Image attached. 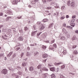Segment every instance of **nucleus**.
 Returning a JSON list of instances; mask_svg holds the SVG:
<instances>
[{
  "label": "nucleus",
  "mask_w": 78,
  "mask_h": 78,
  "mask_svg": "<svg viewBox=\"0 0 78 78\" xmlns=\"http://www.w3.org/2000/svg\"><path fill=\"white\" fill-rule=\"evenodd\" d=\"M29 70L30 71L32 72V71H33L34 70V67L33 66H30L29 67Z\"/></svg>",
  "instance_id": "obj_13"
},
{
  "label": "nucleus",
  "mask_w": 78,
  "mask_h": 78,
  "mask_svg": "<svg viewBox=\"0 0 78 78\" xmlns=\"http://www.w3.org/2000/svg\"><path fill=\"white\" fill-rule=\"evenodd\" d=\"M46 61H47V59H45L43 60V62H45Z\"/></svg>",
  "instance_id": "obj_49"
},
{
  "label": "nucleus",
  "mask_w": 78,
  "mask_h": 78,
  "mask_svg": "<svg viewBox=\"0 0 78 78\" xmlns=\"http://www.w3.org/2000/svg\"><path fill=\"white\" fill-rule=\"evenodd\" d=\"M63 53L64 55H66V54H67V51H66V50H64L63 51Z\"/></svg>",
  "instance_id": "obj_23"
},
{
  "label": "nucleus",
  "mask_w": 78,
  "mask_h": 78,
  "mask_svg": "<svg viewBox=\"0 0 78 78\" xmlns=\"http://www.w3.org/2000/svg\"><path fill=\"white\" fill-rule=\"evenodd\" d=\"M10 18H11V17L10 16H8L7 18V19H10Z\"/></svg>",
  "instance_id": "obj_60"
},
{
  "label": "nucleus",
  "mask_w": 78,
  "mask_h": 78,
  "mask_svg": "<svg viewBox=\"0 0 78 78\" xmlns=\"http://www.w3.org/2000/svg\"><path fill=\"white\" fill-rule=\"evenodd\" d=\"M42 48L43 50H45V49L47 48V46H44V45H42Z\"/></svg>",
  "instance_id": "obj_21"
},
{
  "label": "nucleus",
  "mask_w": 78,
  "mask_h": 78,
  "mask_svg": "<svg viewBox=\"0 0 78 78\" xmlns=\"http://www.w3.org/2000/svg\"><path fill=\"white\" fill-rule=\"evenodd\" d=\"M34 1L35 2H38V0H34Z\"/></svg>",
  "instance_id": "obj_62"
},
{
  "label": "nucleus",
  "mask_w": 78,
  "mask_h": 78,
  "mask_svg": "<svg viewBox=\"0 0 78 78\" xmlns=\"http://www.w3.org/2000/svg\"><path fill=\"white\" fill-rule=\"evenodd\" d=\"M7 37H8V36H6V35H5V37H3V39H5V40H6L8 39V38Z\"/></svg>",
  "instance_id": "obj_20"
},
{
  "label": "nucleus",
  "mask_w": 78,
  "mask_h": 78,
  "mask_svg": "<svg viewBox=\"0 0 78 78\" xmlns=\"http://www.w3.org/2000/svg\"><path fill=\"white\" fill-rule=\"evenodd\" d=\"M37 31H33L31 33V36H34V35L36 34V33H37Z\"/></svg>",
  "instance_id": "obj_8"
},
{
  "label": "nucleus",
  "mask_w": 78,
  "mask_h": 78,
  "mask_svg": "<svg viewBox=\"0 0 78 78\" xmlns=\"http://www.w3.org/2000/svg\"><path fill=\"white\" fill-rule=\"evenodd\" d=\"M40 71H41V72L44 71H48V69H47V68H46L43 67L41 69Z\"/></svg>",
  "instance_id": "obj_6"
},
{
  "label": "nucleus",
  "mask_w": 78,
  "mask_h": 78,
  "mask_svg": "<svg viewBox=\"0 0 78 78\" xmlns=\"http://www.w3.org/2000/svg\"><path fill=\"white\" fill-rule=\"evenodd\" d=\"M7 13H8V14H10V13H11V11H10L7 10Z\"/></svg>",
  "instance_id": "obj_40"
},
{
  "label": "nucleus",
  "mask_w": 78,
  "mask_h": 78,
  "mask_svg": "<svg viewBox=\"0 0 78 78\" xmlns=\"http://www.w3.org/2000/svg\"><path fill=\"white\" fill-rule=\"evenodd\" d=\"M74 20H72L71 21L70 25L72 27H75V23H74Z\"/></svg>",
  "instance_id": "obj_4"
},
{
  "label": "nucleus",
  "mask_w": 78,
  "mask_h": 78,
  "mask_svg": "<svg viewBox=\"0 0 78 78\" xmlns=\"http://www.w3.org/2000/svg\"><path fill=\"white\" fill-rule=\"evenodd\" d=\"M17 73L18 75H22V73L20 71L18 72Z\"/></svg>",
  "instance_id": "obj_34"
},
{
  "label": "nucleus",
  "mask_w": 78,
  "mask_h": 78,
  "mask_svg": "<svg viewBox=\"0 0 78 78\" xmlns=\"http://www.w3.org/2000/svg\"><path fill=\"white\" fill-rule=\"evenodd\" d=\"M27 30H28V28H27V27H25V31H27Z\"/></svg>",
  "instance_id": "obj_41"
},
{
  "label": "nucleus",
  "mask_w": 78,
  "mask_h": 78,
  "mask_svg": "<svg viewBox=\"0 0 78 78\" xmlns=\"http://www.w3.org/2000/svg\"><path fill=\"white\" fill-rule=\"evenodd\" d=\"M31 3L32 4H33V5L34 4H35V3H36V2H35V1H32L31 2Z\"/></svg>",
  "instance_id": "obj_36"
},
{
  "label": "nucleus",
  "mask_w": 78,
  "mask_h": 78,
  "mask_svg": "<svg viewBox=\"0 0 78 78\" xmlns=\"http://www.w3.org/2000/svg\"><path fill=\"white\" fill-rule=\"evenodd\" d=\"M33 27H34V30H36L37 28H36V26H35V25Z\"/></svg>",
  "instance_id": "obj_32"
},
{
  "label": "nucleus",
  "mask_w": 78,
  "mask_h": 78,
  "mask_svg": "<svg viewBox=\"0 0 78 78\" xmlns=\"http://www.w3.org/2000/svg\"><path fill=\"white\" fill-rule=\"evenodd\" d=\"M60 78H65V77L63 75H60Z\"/></svg>",
  "instance_id": "obj_31"
},
{
  "label": "nucleus",
  "mask_w": 78,
  "mask_h": 78,
  "mask_svg": "<svg viewBox=\"0 0 78 78\" xmlns=\"http://www.w3.org/2000/svg\"><path fill=\"white\" fill-rule=\"evenodd\" d=\"M73 53L75 55H76V54H78V51H77L75 50L74 51Z\"/></svg>",
  "instance_id": "obj_26"
},
{
  "label": "nucleus",
  "mask_w": 78,
  "mask_h": 78,
  "mask_svg": "<svg viewBox=\"0 0 78 78\" xmlns=\"http://www.w3.org/2000/svg\"><path fill=\"white\" fill-rule=\"evenodd\" d=\"M4 56V54H0V57H2Z\"/></svg>",
  "instance_id": "obj_39"
},
{
  "label": "nucleus",
  "mask_w": 78,
  "mask_h": 78,
  "mask_svg": "<svg viewBox=\"0 0 78 78\" xmlns=\"http://www.w3.org/2000/svg\"><path fill=\"white\" fill-rule=\"evenodd\" d=\"M65 8V6H62V8H61V9H64V8Z\"/></svg>",
  "instance_id": "obj_48"
},
{
  "label": "nucleus",
  "mask_w": 78,
  "mask_h": 78,
  "mask_svg": "<svg viewBox=\"0 0 78 78\" xmlns=\"http://www.w3.org/2000/svg\"><path fill=\"white\" fill-rule=\"evenodd\" d=\"M16 56V55L14 54L13 55V57H15Z\"/></svg>",
  "instance_id": "obj_63"
},
{
  "label": "nucleus",
  "mask_w": 78,
  "mask_h": 78,
  "mask_svg": "<svg viewBox=\"0 0 78 78\" xmlns=\"http://www.w3.org/2000/svg\"><path fill=\"white\" fill-rule=\"evenodd\" d=\"M62 31L63 32V33H67V31H66V30L64 28H63L62 30Z\"/></svg>",
  "instance_id": "obj_25"
},
{
  "label": "nucleus",
  "mask_w": 78,
  "mask_h": 78,
  "mask_svg": "<svg viewBox=\"0 0 78 78\" xmlns=\"http://www.w3.org/2000/svg\"><path fill=\"white\" fill-rule=\"evenodd\" d=\"M67 28H70V29H72L73 28V27L69 26H67Z\"/></svg>",
  "instance_id": "obj_37"
},
{
  "label": "nucleus",
  "mask_w": 78,
  "mask_h": 78,
  "mask_svg": "<svg viewBox=\"0 0 78 78\" xmlns=\"http://www.w3.org/2000/svg\"><path fill=\"white\" fill-rule=\"evenodd\" d=\"M48 21V19H44L42 21L44 22H46Z\"/></svg>",
  "instance_id": "obj_22"
},
{
  "label": "nucleus",
  "mask_w": 78,
  "mask_h": 78,
  "mask_svg": "<svg viewBox=\"0 0 78 78\" xmlns=\"http://www.w3.org/2000/svg\"><path fill=\"white\" fill-rule=\"evenodd\" d=\"M69 15H66V19H68V18H69Z\"/></svg>",
  "instance_id": "obj_51"
},
{
  "label": "nucleus",
  "mask_w": 78,
  "mask_h": 78,
  "mask_svg": "<svg viewBox=\"0 0 78 78\" xmlns=\"http://www.w3.org/2000/svg\"><path fill=\"white\" fill-rule=\"evenodd\" d=\"M37 68L38 69H42V67H43V66L42 65H38L37 67Z\"/></svg>",
  "instance_id": "obj_12"
},
{
  "label": "nucleus",
  "mask_w": 78,
  "mask_h": 78,
  "mask_svg": "<svg viewBox=\"0 0 78 78\" xmlns=\"http://www.w3.org/2000/svg\"><path fill=\"white\" fill-rule=\"evenodd\" d=\"M47 34L46 33H44V34H43L41 36L42 37H45L47 36Z\"/></svg>",
  "instance_id": "obj_10"
},
{
  "label": "nucleus",
  "mask_w": 78,
  "mask_h": 78,
  "mask_svg": "<svg viewBox=\"0 0 78 78\" xmlns=\"http://www.w3.org/2000/svg\"><path fill=\"white\" fill-rule=\"evenodd\" d=\"M53 23H52L51 24L50 26H51V27H53Z\"/></svg>",
  "instance_id": "obj_55"
},
{
  "label": "nucleus",
  "mask_w": 78,
  "mask_h": 78,
  "mask_svg": "<svg viewBox=\"0 0 78 78\" xmlns=\"http://www.w3.org/2000/svg\"><path fill=\"white\" fill-rule=\"evenodd\" d=\"M76 45H74L73 46V48H76Z\"/></svg>",
  "instance_id": "obj_43"
},
{
  "label": "nucleus",
  "mask_w": 78,
  "mask_h": 78,
  "mask_svg": "<svg viewBox=\"0 0 78 78\" xmlns=\"http://www.w3.org/2000/svg\"><path fill=\"white\" fill-rule=\"evenodd\" d=\"M30 55V53H29V52H27V54H26V56H29Z\"/></svg>",
  "instance_id": "obj_33"
},
{
  "label": "nucleus",
  "mask_w": 78,
  "mask_h": 78,
  "mask_svg": "<svg viewBox=\"0 0 78 78\" xmlns=\"http://www.w3.org/2000/svg\"><path fill=\"white\" fill-rule=\"evenodd\" d=\"M12 54V52H10L9 54L7 55V57H10Z\"/></svg>",
  "instance_id": "obj_18"
},
{
  "label": "nucleus",
  "mask_w": 78,
  "mask_h": 78,
  "mask_svg": "<svg viewBox=\"0 0 78 78\" xmlns=\"http://www.w3.org/2000/svg\"><path fill=\"white\" fill-rule=\"evenodd\" d=\"M42 1L44 3H45L47 2V0H42Z\"/></svg>",
  "instance_id": "obj_47"
},
{
  "label": "nucleus",
  "mask_w": 78,
  "mask_h": 78,
  "mask_svg": "<svg viewBox=\"0 0 78 78\" xmlns=\"http://www.w3.org/2000/svg\"><path fill=\"white\" fill-rule=\"evenodd\" d=\"M19 77V76H18V75H16V78H18Z\"/></svg>",
  "instance_id": "obj_53"
},
{
  "label": "nucleus",
  "mask_w": 78,
  "mask_h": 78,
  "mask_svg": "<svg viewBox=\"0 0 78 78\" xmlns=\"http://www.w3.org/2000/svg\"><path fill=\"white\" fill-rule=\"evenodd\" d=\"M64 19H65V16H62L60 18L61 20H63Z\"/></svg>",
  "instance_id": "obj_24"
},
{
  "label": "nucleus",
  "mask_w": 78,
  "mask_h": 78,
  "mask_svg": "<svg viewBox=\"0 0 78 78\" xmlns=\"http://www.w3.org/2000/svg\"><path fill=\"white\" fill-rule=\"evenodd\" d=\"M41 33H37V36H39V35H40L41 34Z\"/></svg>",
  "instance_id": "obj_42"
},
{
  "label": "nucleus",
  "mask_w": 78,
  "mask_h": 78,
  "mask_svg": "<svg viewBox=\"0 0 78 78\" xmlns=\"http://www.w3.org/2000/svg\"><path fill=\"white\" fill-rule=\"evenodd\" d=\"M51 7H47V9H51Z\"/></svg>",
  "instance_id": "obj_50"
},
{
  "label": "nucleus",
  "mask_w": 78,
  "mask_h": 78,
  "mask_svg": "<svg viewBox=\"0 0 78 78\" xmlns=\"http://www.w3.org/2000/svg\"><path fill=\"white\" fill-rule=\"evenodd\" d=\"M48 75V74L47 73H44L43 74L41 75V78H45Z\"/></svg>",
  "instance_id": "obj_5"
},
{
  "label": "nucleus",
  "mask_w": 78,
  "mask_h": 78,
  "mask_svg": "<svg viewBox=\"0 0 78 78\" xmlns=\"http://www.w3.org/2000/svg\"><path fill=\"white\" fill-rule=\"evenodd\" d=\"M2 15H3V14L2 13H0V16H2Z\"/></svg>",
  "instance_id": "obj_52"
},
{
  "label": "nucleus",
  "mask_w": 78,
  "mask_h": 78,
  "mask_svg": "<svg viewBox=\"0 0 78 78\" xmlns=\"http://www.w3.org/2000/svg\"><path fill=\"white\" fill-rule=\"evenodd\" d=\"M76 33H77V34H78V30H76V31H75Z\"/></svg>",
  "instance_id": "obj_58"
},
{
  "label": "nucleus",
  "mask_w": 78,
  "mask_h": 78,
  "mask_svg": "<svg viewBox=\"0 0 78 78\" xmlns=\"http://www.w3.org/2000/svg\"><path fill=\"white\" fill-rule=\"evenodd\" d=\"M57 48V45L56 44H54L53 45V46L50 45L49 47V48L51 50H55L56 48Z\"/></svg>",
  "instance_id": "obj_1"
},
{
  "label": "nucleus",
  "mask_w": 78,
  "mask_h": 78,
  "mask_svg": "<svg viewBox=\"0 0 78 78\" xmlns=\"http://www.w3.org/2000/svg\"><path fill=\"white\" fill-rule=\"evenodd\" d=\"M58 7H59V6H55V8H58Z\"/></svg>",
  "instance_id": "obj_57"
},
{
  "label": "nucleus",
  "mask_w": 78,
  "mask_h": 78,
  "mask_svg": "<svg viewBox=\"0 0 78 78\" xmlns=\"http://www.w3.org/2000/svg\"><path fill=\"white\" fill-rule=\"evenodd\" d=\"M51 77V78H55V75L53 74H52Z\"/></svg>",
  "instance_id": "obj_27"
},
{
  "label": "nucleus",
  "mask_w": 78,
  "mask_h": 78,
  "mask_svg": "<svg viewBox=\"0 0 78 78\" xmlns=\"http://www.w3.org/2000/svg\"><path fill=\"white\" fill-rule=\"evenodd\" d=\"M30 46H34V44H30Z\"/></svg>",
  "instance_id": "obj_61"
},
{
  "label": "nucleus",
  "mask_w": 78,
  "mask_h": 78,
  "mask_svg": "<svg viewBox=\"0 0 78 78\" xmlns=\"http://www.w3.org/2000/svg\"><path fill=\"white\" fill-rule=\"evenodd\" d=\"M66 38H65V37H61V39L62 40H65V39Z\"/></svg>",
  "instance_id": "obj_29"
},
{
  "label": "nucleus",
  "mask_w": 78,
  "mask_h": 78,
  "mask_svg": "<svg viewBox=\"0 0 78 78\" xmlns=\"http://www.w3.org/2000/svg\"><path fill=\"white\" fill-rule=\"evenodd\" d=\"M62 64V62H60L58 63H55V65H60V64Z\"/></svg>",
  "instance_id": "obj_16"
},
{
  "label": "nucleus",
  "mask_w": 78,
  "mask_h": 78,
  "mask_svg": "<svg viewBox=\"0 0 78 78\" xmlns=\"http://www.w3.org/2000/svg\"><path fill=\"white\" fill-rule=\"evenodd\" d=\"M63 27H66V23H64L63 24Z\"/></svg>",
  "instance_id": "obj_38"
},
{
  "label": "nucleus",
  "mask_w": 78,
  "mask_h": 78,
  "mask_svg": "<svg viewBox=\"0 0 78 78\" xmlns=\"http://www.w3.org/2000/svg\"><path fill=\"white\" fill-rule=\"evenodd\" d=\"M1 73L6 75L8 73V70L6 69H4L2 71Z\"/></svg>",
  "instance_id": "obj_3"
},
{
  "label": "nucleus",
  "mask_w": 78,
  "mask_h": 78,
  "mask_svg": "<svg viewBox=\"0 0 78 78\" xmlns=\"http://www.w3.org/2000/svg\"><path fill=\"white\" fill-rule=\"evenodd\" d=\"M48 66H49V67H51V66H52V65H50V64H48Z\"/></svg>",
  "instance_id": "obj_54"
},
{
  "label": "nucleus",
  "mask_w": 78,
  "mask_h": 78,
  "mask_svg": "<svg viewBox=\"0 0 78 78\" xmlns=\"http://www.w3.org/2000/svg\"><path fill=\"white\" fill-rule=\"evenodd\" d=\"M2 27H3V25H1L0 26V29L1 28H2Z\"/></svg>",
  "instance_id": "obj_56"
},
{
  "label": "nucleus",
  "mask_w": 78,
  "mask_h": 78,
  "mask_svg": "<svg viewBox=\"0 0 78 78\" xmlns=\"http://www.w3.org/2000/svg\"><path fill=\"white\" fill-rule=\"evenodd\" d=\"M38 28L40 31H42L44 29L45 27H44V25L41 24L39 27Z\"/></svg>",
  "instance_id": "obj_2"
},
{
  "label": "nucleus",
  "mask_w": 78,
  "mask_h": 78,
  "mask_svg": "<svg viewBox=\"0 0 78 78\" xmlns=\"http://www.w3.org/2000/svg\"><path fill=\"white\" fill-rule=\"evenodd\" d=\"M4 59H5V60H6V59H7V58H6V57H5L4 58Z\"/></svg>",
  "instance_id": "obj_59"
},
{
  "label": "nucleus",
  "mask_w": 78,
  "mask_h": 78,
  "mask_svg": "<svg viewBox=\"0 0 78 78\" xmlns=\"http://www.w3.org/2000/svg\"><path fill=\"white\" fill-rule=\"evenodd\" d=\"M50 70L51 71H52V72L55 71V67H51L50 68Z\"/></svg>",
  "instance_id": "obj_14"
},
{
  "label": "nucleus",
  "mask_w": 78,
  "mask_h": 78,
  "mask_svg": "<svg viewBox=\"0 0 78 78\" xmlns=\"http://www.w3.org/2000/svg\"><path fill=\"white\" fill-rule=\"evenodd\" d=\"M27 65H28V64H27V62H23L22 64V66H23V67H25V66H27Z\"/></svg>",
  "instance_id": "obj_9"
},
{
  "label": "nucleus",
  "mask_w": 78,
  "mask_h": 78,
  "mask_svg": "<svg viewBox=\"0 0 78 78\" xmlns=\"http://www.w3.org/2000/svg\"><path fill=\"white\" fill-rule=\"evenodd\" d=\"M64 68H65V65H64L61 66L62 69H64Z\"/></svg>",
  "instance_id": "obj_30"
},
{
  "label": "nucleus",
  "mask_w": 78,
  "mask_h": 78,
  "mask_svg": "<svg viewBox=\"0 0 78 78\" xmlns=\"http://www.w3.org/2000/svg\"><path fill=\"white\" fill-rule=\"evenodd\" d=\"M75 17H76V16H72L73 18H75Z\"/></svg>",
  "instance_id": "obj_64"
},
{
  "label": "nucleus",
  "mask_w": 78,
  "mask_h": 78,
  "mask_svg": "<svg viewBox=\"0 0 78 78\" xmlns=\"http://www.w3.org/2000/svg\"><path fill=\"white\" fill-rule=\"evenodd\" d=\"M42 56L44 58H47L48 57V55L46 54H43Z\"/></svg>",
  "instance_id": "obj_11"
},
{
  "label": "nucleus",
  "mask_w": 78,
  "mask_h": 78,
  "mask_svg": "<svg viewBox=\"0 0 78 78\" xmlns=\"http://www.w3.org/2000/svg\"><path fill=\"white\" fill-rule=\"evenodd\" d=\"M12 3L13 5H17L18 2L16 0H14L12 2Z\"/></svg>",
  "instance_id": "obj_7"
},
{
  "label": "nucleus",
  "mask_w": 78,
  "mask_h": 78,
  "mask_svg": "<svg viewBox=\"0 0 78 78\" xmlns=\"http://www.w3.org/2000/svg\"><path fill=\"white\" fill-rule=\"evenodd\" d=\"M75 39H76V36H74L72 38V41H74V40H75Z\"/></svg>",
  "instance_id": "obj_19"
},
{
  "label": "nucleus",
  "mask_w": 78,
  "mask_h": 78,
  "mask_svg": "<svg viewBox=\"0 0 78 78\" xmlns=\"http://www.w3.org/2000/svg\"><path fill=\"white\" fill-rule=\"evenodd\" d=\"M71 6L72 7H74V6H75V3L73 2H72L71 3Z\"/></svg>",
  "instance_id": "obj_15"
},
{
  "label": "nucleus",
  "mask_w": 78,
  "mask_h": 78,
  "mask_svg": "<svg viewBox=\"0 0 78 78\" xmlns=\"http://www.w3.org/2000/svg\"><path fill=\"white\" fill-rule=\"evenodd\" d=\"M67 5L68 6H70V1H69L67 2Z\"/></svg>",
  "instance_id": "obj_28"
},
{
  "label": "nucleus",
  "mask_w": 78,
  "mask_h": 78,
  "mask_svg": "<svg viewBox=\"0 0 78 78\" xmlns=\"http://www.w3.org/2000/svg\"><path fill=\"white\" fill-rule=\"evenodd\" d=\"M19 41H23V38L22 37H20L19 38Z\"/></svg>",
  "instance_id": "obj_17"
},
{
  "label": "nucleus",
  "mask_w": 78,
  "mask_h": 78,
  "mask_svg": "<svg viewBox=\"0 0 78 78\" xmlns=\"http://www.w3.org/2000/svg\"><path fill=\"white\" fill-rule=\"evenodd\" d=\"M23 56V52L21 53V58H22V56Z\"/></svg>",
  "instance_id": "obj_45"
},
{
  "label": "nucleus",
  "mask_w": 78,
  "mask_h": 78,
  "mask_svg": "<svg viewBox=\"0 0 78 78\" xmlns=\"http://www.w3.org/2000/svg\"><path fill=\"white\" fill-rule=\"evenodd\" d=\"M51 44H53V43H54V42H55V40H53L52 41H51Z\"/></svg>",
  "instance_id": "obj_44"
},
{
  "label": "nucleus",
  "mask_w": 78,
  "mask_h": 78,
  "mask_svg": "<svg viewBox=\"0 0 78 78\" xmlns=\"http://www.w3.org/2000/svg\"><path fill=\"white\" fill-rule=\"evenodd\" d=\"M17 18L18 19H22V16H21L20 17H19V16H18L17 17Z\"/></svg>",
  "instance_id": "obj_46"
},
{
  "label": "nucleus",
  "mask_w": 78,
  "mask_h": 78,
  "mask_svg": "<svg viewBox=\"0 0 78 78\" xmlns=\"http://www.w3.org/2000/svg\"><path fill=\"white\" fill-rule=\"evenodd\" d=\"M20 47L17 48H16V50L17 51V50H20Z\"/></svg>",
  "instance_id": "obj_35"
}]
</instances>
